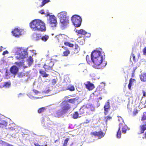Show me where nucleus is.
Here are the masks:
<instances>
[{
	"label": "nucleus",
	"mask_w": 146,
	"mask_h": 146,
	"mask_svg": "<svg viewBox=\"0 0 146 146\" xmlns=\"http://www.w3.org/2000/svg\"><path fill=\"white\" fill-rule=\"evenodd\" d=\"M86 110L89 111V114L90 113V111H94L95 110L94 107L91 104H88L84 106Z\"/></svg>",
	"instance_id": "obj_11"
},
{
	"label": "nucleus",
	"mask_w": 146,
	"mask_h": 146,
	"mask_svg": "<svg viewBox=\"0 0 146 146\" xmlns=\"http://www.w3.org/2000/svg\"><path fill=\"white\" fill-rule=\"evenodd\" d=\"M50 89H48L46 90V91L45 92V93H48L50 91Z\"/></svg>",
	"instance_id": "obj_50"
},
{
	"label": "nucleus",
	"mask_w": 146,
	"mask_h": 146,
	"mask_svg": "<svg viewBox=\"0 0 146 146\" xmlns=\"http://www.w3.org/2000/svg\"><path fill=\"white\" fill-rule=\"evenodd\" d=\"M57 79H54L52 80V83L53 85L55 84L56 82Z\"/></svg>",
	"instance_id": "obj_41"
},
{
	"label": "nucleus",
	"mask_w": 146,
	"mask_h": 146,
	"mask_svg": "<svg viewBox=\"0 0 146 146\" xmlns=\"http://www.w3.org/2000/svg\"><path fill=\"white\" fill-rule=\"evenodd\" d=\"M143 54L144 55L146 54V47L144 48L143 50Z\"/></svg>",
	"instance_id": "obj_43"
},
{
	"label": "nucleus",
	"mask_w": 146,
	"mask_h": 146,
	"mask_svg": "<svg viewBox=\"0 0 146 146\" xmlns=\"http://www.w3.org/2000/svg\"><path fill=\"white\" fill-rule=\"evenodd\" d=\"M66 113L65 111H64L62 109L58 111L56 113V116L58 117H60L64 114Z\"/></svg>",
	"instance_id": "obj_17"
},
{
	"label": "nucleus",
	"mask_w": 146,
	"mask_h": 146,
	"mask_svg": "<svg viewBox=\"0 0 146 146\" xmlns=\"http://www.w3.org/2000/svg\"><path fill=\"white\" fill-rule=\"evenodd\" d=\"M54 35V34H52V35L53 36Z\"/></svg>",
	"instance_id": "obj_58"
},
{
	"label": "nucleus",
	"mask_w": 146,
	"mask_h": 146,
	"mask_svg": "<svg viewBox=\"0 0 146 146\" xmlns=\"http://www.w3.org/2000/svg\"><path fill=\"white\" fill-rule=\"evenodd\" d=\"M111 118V117H110V116H107L106 117V119L107 121L109 120Z\"/></svg>",
	"instance_id": "obj_47"
},
{
	"label": "nucleus",
	"mask_w": 146,
	"mask_h": 146,
	"mask_svg": "<svg viewBox=\"0 0 146 146\" xmlns=\"http://www.w3.org/2000/svg\"><path fill=\"white\" fill-rule=\"evenodd\" d=\"M88 34L89 35H90V34L89 33H88Z\"/></svg>",
	"instance_id": "obj_59"
},
{
	"label": "nucleus",
	"mask_w": 146,
	"mask_h": 146,
	"mask_svg": "<svg viewBox=\"0 0 146 146\" xmlns=\"http://www.w3.org/2000/svg\"><path fill=\"white\" fill-rule=\"evenodd\" d=\"M77 40L78 43L81 45H83L84 43V40L83 38L81 39L79 38Z\"/></svg>",
	"instance_id": "obj_29"
},
{
	"label": "nucleus",
	"mask_w": 146,
	"mask_h": 146,
	"mask_svg": "<svg viewBox=\"0 0 146 146\" xmlns=\"http://www.w3.org/2000/svg\"><path fill=\"white\" fill-rule=\"evenodd\" d=\"M64 44L66 46H68L70 47H72L74 45L72 44H71L68 42H64Z\"/></svg>",
	"instance_id": "obj_33"
},
{
	"label": "nucleus",
	"mask_w": 146,
	"mask_h": 146,
	"mask_svg": "<svg viewBox=\"0 0 146 146\" xmlns=\"http://www.w3.org/2000/svg\"><path fill=\"white\" fill-rule=\"evenodd\" d=\"M140 79L142 81H146V73L141 74L140 76Z\"/></svg>",
	"instance_id": "obj_21"
},
{
	"label": "nucleus",
	"mask_w": 146,
	"mask_h": 146,
	"mask_svg": "<svg viewBox=\"0 0 146 146\" xmlns=\"http://www.w3.org/2000/svg\"><path fill=\"white\" fill-rule=\"evenodd\" d=\"M56 38L58 42H60L62 43L63 42L64 43V42H66V41L68 37L65 35L60 34L56 36Z\"/></svg>",
	"instance_id": "obj_9"
},
{
	"label": "nucleus",
	"mask_w": 146,
	"mask_h": 146,
	"mask_svg": "<svg viewBox=\"0 0 146 146\" xmlns=\"http://www.w3.org/2000/svg\"><path fill=\"white\" fill-rule=\"evenodd\" d=\"M68 90H69L70 91H73L75 90V88L74 86L72 85H69L67 87Z\"/></svg>",
	"instance_id": "obj_31"
},
{
	"label": "nucleus",
	"mask_w": 146,
	"mask_h": 146,
	"mask_svg": "<svg viewBox=\"0 0 146 146\" xmlns=\"http://www.w3.org/2000/svg\"><path fill=\"white\" fill-rule=\"evenodd\" d=\"M63 105H64L63 108L62 110L65 111L66 113V111L70 108V107L69 104L66 103V102H64L62 103Z\"/></svg>",
	"instance_id": "obj_15"
},
{
	"label": "nucleus",
	"mask_w": 146,
	"mask_h": 146,
	"mask_svg": "<svg viewBox=\"0 0 146 146\" xmlns=\"http://www.w3.org/2000/svg\"><path fill=\"white\" fill-rule=\"evenodd\" d=\"M49 15V13H48V14H47V16H48V15Z\"/></svg>",
	"instance_id": "obj_56"
},
{
	"label": "nucleus",
	"mask_w": 146,
	"mask_h": 146,
	"mask_svg": "<svg viewBox=\"0 0 146 146\" xmlns=\"http://www.w3.org/2000/svg\"><path fill=\"white\" fill-rule=\"evenodd\" d=\"M70 53V52L68 50H66V51H64L63 52L64 56H66Z\"/></svg>",
	"instance_id": "obj_34"
},
{
	"label": "nucleus",
	"mask_w": 146,
	"mask_h": 146,
	"mask_svg": "<svg viewBox=\"0 0 146 146\" xmlns=\"http://www.w3.org/2000/svg\"><path fill=\"white\" fill-rule=\"evenodd\" d=\"M30 51L31 52L33 53V54H36V51L35 50H31Z\"/></svg>",
	"instance_id": "obj_42"
},
{
	"label": "nucleus",
	"mask_w": 146,
	"mask_h": 146,
	"mask_svg": "<svg viewBox=\"0 0 146 146\" xmlns=\"http://www.w3.org/2000/svg\"><path fill=\"white\" fill-rule=\"evenodd\" d=\"M49 36L48 35H45L41 37V40L44 42L46 41L49 38Z\"/></svg>",
	"instance_id": "obj_22"
},
{
	"label": "nucleus",
	"mask_w": 146,
	"mask_h": 146,
	"mask_svg": "<svg viewBox=\"0 0 146 146\" xmlns=\"http://www.w3.org/2000/svg\"><path fill=\"white\" fill-rule=\"evenodd\" d=\"M0 123L1 124V127L2 125H4L5 126H7V122L4 121H2Z\"/></svg>",
	"instance_id": "obj_35"
},
{
	"label": "nucleus",
	"mask_w": 146,
	"mask_h": 146,
	"mask_svg": "<svg viewBox=\"0 0 146 146\" xmlns=\"http://www.w3.org/2000/svg\"><path fill=\"white\" fill-rule=\"evenodd\" d=\"M75 49H77L78 48V46L77 44H76L75 45Z\"/></svg>",
	"instance_id": "obj_49"
},
{
	"label": "nucleus",
	"mask_w": 146,
	"mask_h": 146,
	"mask_svg": "<svg viewBox=\"0 0 146 146\" xmlns=\"http://www.w3.org/2000/svg\"><path fill=\"white\" fill-rule=\"evenodd\" d=\"M8 52L6 50L5 51H4L3 53V55H4L6 54H8Z\"/></svg>",
	"instance_id": "obj_46"
},
{
	"label": "nucleus",
	"mask_w": 146,
	"mask_h": 146,
	"mask_svg": "<svg viewBox=\"0 0 146 146\" xmlns=\"http://www.w3.org/2000/svg\"><path fill=\"white\" fill-rule=\"evenodd\" d=\"M27 56V52L23 49L18 48L16 52L15 57L18 60H22V62H17L15 63L17 64L18 66L19 67L23 66L26 68L29 66L33 62V58L30 56L26 61L24 60Z\"/></svg>",
	"instance_id": "obj_1"
},
{
	"label": "nucleus",
	"mask_w": 146,
	"mask_h": 146,
	"mask_svg": "<svg viewBox=\"0 0 146 146\" xmlns=\"http://www.w3.org/2000/svg\"><path fill=\"white\" fill-rule=\"evenodd\" d=\"M90 119H87L86 120V123H89L90 121Z\"/></svg>",
	"instance_id": "obj_52"
},
{
	"label": "nucleus",
	"mask_w": 146,
	"mask_h": 146,
	"mask_svg": "<svg viewBox=\"0 0 146 146\" xmlns=\"http://www.w3.org/2000/svg\"><path fill=\"white\" fill-rule=\"evenodd\" d=\"M135 81L133 79H131L129 80V83L128 85V88L129 90L131 89V87L133 85V83Z\"/></svg>",
	"instance_id": "obj_24"
},
{
	"label": "nucleus",
	"mask_w": 146,
	"mask_h": 146,
	"mask_svg": "<svg viewBox=\"0 0 146 146\" xmlns=\"http://www.w3.org/2000/svg\"><path fill=\"white\" fill-rule=\"evenodd\" d=\"M58 17L60 20V24L62 29L69 23L68 17L67 16V13L63 11L58 13Z\"/></svg>",
	"instance_id": "obj_4"
},
{
	"label": "nucleus",
	"mask_w": 146,
	"mask_h": 146,
	"mask_svg": "<svg viewBox=\"0 0 146 146\" xmlns=\"http://www.w3.org/2000/svg\"><path fill=\"white\" fill-rule=\"evenodd\" d=\"M52 60H48L46 61L45 63L44 66V68L46 69H49L51 68L54 65L53 62Z\"/></svg>",
	"instance_id": "obj_10"
},
{
	"label": "nucleus",
	"mask_w": 146,
	"mask_h": 146,
	"mask_svg": "<svg viewBox=\"0 0 146 146\" xmlns=\"http://www.w3.org/2000/svg\"><path fill=\"white\" fill-rule=\"evenodd\" d=\"M18 70V69L16 66H13L10 69V71L13 74H15L17 73Z\"/></svg>",
	"instance_id": "obj_19"
},
{
	"label": "nucleus",
	"mask_w": 146,
	"mask_h": 146,
	"mask_svg": "<svg viewBox=\"0 0 146 146\" xmlns=\"http://www.w3.org/2000/svg\"><path fill=\"white\" fill-rule=\"evenodd\" d=\"M25 33V31L22 29L20 28H15L13 29L11 31V33L13 35L16 37H19L21 36L24 34Z\"/></svg>",
	"instance_id": "obj_6"
},
{
	"label": "nucleus",
	"mask_w": 146,
	"mask_h": 146,
	"mask_svg": "<svg viewBox=\"0 0 146 146\" xmlns=\"http://www.w3.org/2000/svg\"><path fill=\"white\" fill-rule=\"evenodd\" d=\"M34 145L35 146H47L46 145H43L40 146L38 143L36 142L34 143Z\"/></svg>",
	"instance_id": "obj_40"
},
{
	"label": "nucleus",
	"mask_w": 146,
	"mask_h": 146,
	"mask_svg": "<svg viewBox=\"0 0 146 146\" xmlns=\"http://www.w3.org/2000/svg\"><path fill=\"white\" fill-rule=\"evenodd\" d=\"M86 88L89 90H92L94 88V86L93 84L89 82H87L85 83Z\"/></svg>",
	"instance_id": "obj_12"
},
{
	"label": "nucleus",
	"mask_w": 146,
	"mask_h": 146,
	"mask_svg": "<svg viewBox=\"0 0 146 146\" xmlns=\"http://www.w3.org/2000/svg\"><path fill=\"white\" fill-rule=\"evenodd\" d=\"M11 84L9 82L1 83L0 84V88L3 87L5 88H9Z\"/></svg>",
	"instance_id": "obj_18"
},
{
	"label": "nucleus",
	"mask_w": 146,
	"mask_h": 146,
	"mask_svg": "<svg viewBox=\"0 0 146 146\" xmlns=\"http://www.w3.org/2000/svg\"><path fill=\"white\" fill-rule=\"evenodd\" d=\"M131 56H132L133 58V60H134L135 58V56L133 54H132L131 55Z\"/></svg>",
	"instance_id": "obj_51"
},
{
	"label": "nucleus",
	"mask_w": 146,
	"mask_h": 146,
	"mask_svg": "<svg viewBox=\"0 0 146 146\" xmlns=\"http://www.w3.org/2000/svg\"><path fill=\"white\" fill-rule=\"evenodd\" d=\"M143 96L142 97V99L141 101H142L144 97H145L146 96V94L145 93V92L143 91Z\"/></svg>",
	"instance_id": "obj_45"
},
{
	"label": "nucleus",
	"mask_w": 146,
	"mask_h": 146,
	"mask_svg": "<svg viewBox=\"0 0 146 146\" xmlns=\"http://www.w3.org/2000/svg\"><path fill=\"white\" fill-rule=\"evenodd\" d=\"M76 32H77L78 34H82L84 35L87 33L83 29H80L79 30L76 31Z\"/></svg>",
	"instance_id": "obj_25"
},
{
	"label": "nucleus",
	"mask_w": 146,
	"mask_h": 146,
	"mask_svg": "<svg viewBox=\"0 0 146 146\" xmlns=\"http://www.w3.org/2000/svg\"><path fill=\"white\" fill-rule=\"evenodd\" d=\"M29 98H31L32 99H33V98H41L42 97H41L40 96H29Z\"/></svg>",
	"instance_id": "obj_39"
},
{
	"label": "nucleus",
	"mask_w": 146,
	"mask_h": 146,
	"mask_svg": "<svg viewBox=\"0 0 146 146\" xmlns=\"http://www.w3.org/2000/svg\"><path fill=\"white\" fill-rule=\"evenodd\" d=\"M41 38L40 35L39 34L36 33L34 34L33 35V39L35 41H37L39 40Z\"/></svg>",
	"instance_id": "obj_20"
},
{
	"label": "nucleus",
	"mask_w": 146,
	"mask_h": 146,
	"mask_svg": "<svg viewBox=\"0 0 146 146\" xmlns=\"http://www.w3.org/2000/svg\"><path fill=\"white\" fill-rule=\"evenodd\" d=\"M49 1V0H39L38 2V4L39 5L40 7H42Z\"/></svg>",
	"instance_id": "obj_16"
},
{
	"label": "nucleus",
	"mask_w": 146,
	"mask_h": 146,
	"mask_svg": "<svg viewBox=\"0 0 146 146\" xmlns=\"http://www.w3.org/2000/svg\"><path fill=\"white\" fill-rule=\"evenodd\" d=\"M0 127H1V124L0 123Z\"/></svg>",
	"instance_id": "obj_61"
},
{
	"label": "nucleus",
	"mask_w": 146,
	"mask_h": 146,
	"mask_svg": "<svg viewBox=\"0 0 146 146\" xmlns=\"http://www.w3.org/2000/svg\"><path fill=\"white\" fill-rule=\"evenodd\" d=\"M33 92L35 93V94L37 95H38L39 96H40V94H41V93L40 92H39L38 91L36 90H34L33 91Z\"/></svg>",
	"instance_id": "obj_38"
},
{
	"label": "nucleus",
	"mask_w": 146,
	"mask_h": 146,
	"mask_svg": "<svg viewBox=\"0 0 146 146\" xmlns=\"http://www.w3.org/2000/svg\"><path fill=\"white\" fill-rule=\"evenodd\" d=\"M7 145L8 146H12V145H9L8 144H7Z\"/></svg>",
	"instance_id": "obj_55"
},
{
	"label": "nucleus",
	"mask_w": 146,
	"mask_h": 146,
	"mask_svg": "<svg viewBox=\"0 0 146 146\" xmlns=\"http://www.w3.org/2000/svg\"><path fill=\"white\" fill-rule=\"evenodd\" d=\"M49 23L51 27H55L57 24L56 17L54 15L50 16L48 19Z\"/></svg>",
	"instance_id": "obj_8"
},
{
	"label": "nucleus",
	"mask_w": 146,
	"mask_h": 146,
	"mask_svg": "<svg viewBox=\"0 0 146 146\" xmlns=\"http://www.w3.org/2000/svg\"><path fill=\"white\" fill-rule=\"evenodd\" d=\"M78 98H74L70 99L69 100V102L72 103H77V100Z\"/></svg>",
	"instance_id": "obj_27"
},
{
	"label": "nucleus",
	"mask_w": 146,
	"mask_h": 146,
	"mask_svg": "<svg viewBox=\"0 0 146 146\" xmlns=\"http://www.w3.org/2000/svg\"><path fill=\"white\" fill-rule=\"evenodd\" d=\"M21 95V94H19V95L18 97H19L20 95Z\"/></svg>",
	"instance_id": "obj_57"
},
{
	"label": "nucleus",
	"mask_w": 146,
	"mask_h": 146,
	"mask_svg": "<svg viewBox=\"0 0 146 146\" xmlns=\"http://www.w3.org/2000/svg\"><path fill=\"white\" fill-rule=\"evenodd\" d=\"M29 26L33 31L44 32L46 30L44 23L39 19H36L33 20L29 23Z\"/></svg>",
	"instance_id": "obj_3"
},
{
	"label": "nucleus",
	"mask_w": 146,
	"mask_h": 146,
	"mask_svg": "<svg viewBox=\"0 0 146 146\" xmlns=\"http://www.w3.org/2000/svg\"><path fill=\"white\" fill-rule=\"evenodd\" d=\"M146 120V112L143 113L141 117V121H143Z\"/></svg>",
	"instance_id": "obj_32"
},
{
	"label": "nucleus",
	"mask_w": 146,
	"mask_h": 146,
	"mask_svg": "<svg viewBox=\"0 0 146 146\" xmlns=\"http://www.w3.org/2000/svg\"><path fill=\"white\" fill-rule=\"evenodd\" d=\"M72 21L74 25L76 27H79L81 24L82 19L78 15H75L72 17Z\"/></svg>",
	"instance_id": "obj_7"
},
{
	"label": "nucleus",
	"mask_w": 146,
	"mask_h": 146,
	"mask_svg": "<svg viewBox=\"0 0 146 146\" xmlns=\"http://www.w3.org/2000/svg\"><path fill=\"white\" fill-rule=\"evenodd\" d=\"M140 56V54H139V56Z\"/></svg>",
	"instance_id": "obj_60"
},
{
	"label": "nucleus",
	"mask_w": 146,
	"mask_h": 146,
	"mask_svg": "<svg viewBox=\"0 0 146 146\" xmlns=\"http://www.w3.org/2000/svg\"><path fill=\"white\" fill-rule=\"evenodd\" d=\"M105 56L103 52L99 50H95L92 53L91 58L93 63L94 64V67L98 68V66L100 65L102 67L106 66V63L104 60Z\"/></svg>",
	"instance_id": "obj_2"
},
{
	"label": "nucleus",
	"mask_w": 146,
	"mask_h": 146,
	"mask_svg": "<svg viewBox=\"0 0 146 146\" xmlns=\"http://www.w3.org/2000/svg\"><path fill=\"white\" fill-rule=\"evenodd\" d=\"M141 133H144L145 130H146V124L140 126Z\"/></svg>",
	"instance_id": "obj_26"
},
{
	"label": "nucleus",
	"mask_w": 146,
	"mask_h": 146,
	"mask_svg": "<svg viewBox=\"0 0 146 146\" xmlns=\"http://www.w3.org/2000/svg\"><path fill=\"white\" fill-rule=\"evenodd\" d=\"M44 108H42L39 109L38 110V112L39 113H40L41 112H42L44 110Z\"/></svg>",
	"instance_id": "obj_37"
},
{
	"label": "nucleus",
	"mask_w": 146,
	"mask_h": 146,
	"mask_svg": "<svg viewBox=\"0 0 146 146\" xmlns=\"http://www.w3.org/2000/svg\"><path fill=\"white\" fill-rule=\"evenodd\" d=\"M80 115L85 114L86 113L89 114V111L86 110L84 106L82 107L80 110Z\"/></svg>",
	"instance_id": "obj_14"
},
{
	"label": "nucleus",
	"mask_w": 146,
	"mask_h": 146,
	"mask_svg": "<svg viewBox=\"0 0 146 146\" xmlns=\"http://www.w3.org/2000/svg\"><path fill=\"white\" fill-rule=\"evenodd\" d=\"M91 133L92 135H93L94 136H96L98 137L99 138H102L104 135L103 133L101 131H99L98 132L95 131L92 132Z\"/></svg>",
	"instance_id": "obj_13"
},
{
	"label": "nucleus",
	"mask_w": 146,
	"mask_h": 146,
	"mask_svg": "<svg viewBox=\"0 0 146 146\" xmlns=\"http://www.w3.org/2000/svg\"><path fill=\"white\" fill-rule=\"evenodd\" d=\"M118 120L119 121H121L122 122L121 123H122V121L124 122L121 117H118Z\"/></svg>",
	"instance_id": "obj_44"
},
{
	"label": "nucleus",
	"mask_w": 146,
	"mask_h": 146,
	"mask_svg": "<svg viewBox=\"0 0 146 146\" xmlns=\"http://www.w3.org/2000/svg\"><path fill=\"white\" fill-rule=\"evenodd\" d=\"M89 56L88 55H87L86 57V59L87 60L88 59H89Z\"/></svg>",
	"instance_id": "obj_53"
},
{
	"label": "nucleus",
	"mask_w": 146,
	"mask_h": 146,
	"mask_svg": "<svg viewBox=\"0 0 146 146\" xmlns=\"http://www.w3.org/2000/svg\"><path fill=\"white\" fill-rule=\"evenodd\" d=\"M39 72L41 74L42 76L43 77H46L48 76V75L46 74L45 71L42 70H40Z\"/></svg>",
	"instance_id": "obj_23"
},
{
	"label": "nucleus",
	"mask_w": 146,
	"mask_h": 146,
	"mask_svg": "<svg viewBox=\"0 0 146 146\" xmlns=\"http://www.w3.org/2000/svg\"><path fill=\"white\" fill-rule=\"evenodd\" d=\"M39 13L42 14H43L44 13V12L43 10L40 11H39Z\"/></svg>",
	"instance_id": "obj_48"
},
{
	"label": "nucleus",
	"mask_w": 146,
	"mask_h": 146,
	"mask_svg": "<svg viewBox=\"0 0 146 146\" xmlns=\"http://www.w3.org/2000/svg\"><path fill=\"white\" fill-rule=\"evenodd\" d=\"M80 115V113L78 114L77 112H75L73 114V117L75 119H77L78 117H81Z\"/></svg>",
	"instance_id": "obj_28"
},
{
	"label": "nucleus",
	"mask_w": 146,
	"mask_h": 146,
	"mask_svg": "<svg viewBox=\"0 0 146 146\" xmlns=\"http://www.w3.org/2000/svg\"><path fill=\"white\" fill-rule=\"evenodd\" d=\"M69 140V139L68 138H67L65 140L64 143V146H66L67 144V143L68 142V141Z\"/></svg>",
	"instance_id": "obj_36"
},
{
	"label": "nucleus",
	"mask_w": 146,
	"mask_h": 146,
	"mask_svg": "<svg viewBox=\"0 0 146 146\" xmlns=\"http://www.w3.org/2000/svg\"><path fill=\"white\" fill-rule=\"evenodd\" d=\"M110 107L109 102H107L104 107V110L106 111H108Z\"/></svg>",
	"instance_id": "obj_30"
},
{
	"label": "nucleus",
	"mask_w": 146,
	"mask_h": 146,
	"mask_svg": "<svg viewBox=\"0 0 146 146\" xmlns=\"http://www.w3.org/2000/svg\"><path fill=\"white\" fill-rule=\"evenodd\" d=\"M119 129L117 134V138H120L121 135V128L122 132L123 133H125L127 130H129L128 127L125 124L124 122L122 121V123H120L119 124Z\"/></svg>",
	"instance_id": "obj_5"
},
{
	"label": "nucleus",
	"mask_w": 146,
	"mask_h": 146,
	"mask_svg": "<svg viewBox=\"0 0 146 146\" xmlns=\"http://www.w3.org/2000/svg\"><path fill=\"white\" fill-rule=\"evenodd\" d=\"M3 48V47L1 46L0 47V52H1L2 51V49Z\"/></svg>",
	"instance_id": "obj_54"
}]
</instances>
